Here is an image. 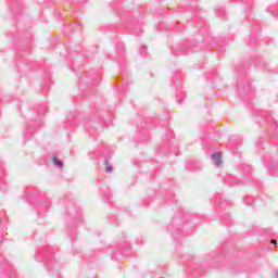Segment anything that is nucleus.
<instances>
[{"label": "nucleus", "instance_id": "f257e3e1", "mask_svg": "<svg viewBox=\"0 0 278 278\" xmlns=\"http://www.w3.org/2000/svg\"><path fill=\"white\" fill-rule=\"evenodd\" d=\"M212 161L214 162L215 166H220L223 164V155L220 152H215L211 155Z\"/></svg>", "mask_w": 278, "mask_h": 278}, {"label": "nucleus", "instance_id": "f03ea898", "mask_svg": "<svg viewBox=\"0 0 278 278\" xmlns=\"http://www.w3.org/2000/svg\"><path fill=\"white\" fill-rule=\"evenodd\" d=\"M52 162L54 166H58V168H64V162H62L58 156L52 157Z\"/></svg>", "mask_w": 278, "mask_h": 278}, {"label": "nucleus", "instance_id": "7ed1b4c3", "mask_svg": "<svg viewBox=\"0 0 278 278\" xmlns=\"http://www.w3.org/2000/svg\"><path fill=\"white\" fill-rule=\"evenodd\" d=\"M103 163H104V165L106 166V167H105V170H106L108 173H112V172L114 170V167H112V165L110 164V160L104 159Z\"/></svg>", "mask_w": 278, "mask_h": 278}, {"label": "nucleus", "instance_id": "20e7f679", "mask_svg": "<svg viewBox=\"0 0 278 278\" xmlns=\"http://www.w3.org/2000/svg\"><path fill=\"white\" fill-rule=\"evenodd\" d=\"M189 170H201V163H191V168L187 167Z\"/></svg>", "mask_w": 278, "mask_h": 278}, {"label": "nucleus", "instance_id": "39448f33", "mask_svg": "<svg viewBox=\"0 0 278 278\" xmlns=\"http://www.w3.org/2000/svg\"><path fill=\"white\" fill-rule=\"evenodd\" d=\"M140 53H141V55H144V53H147V46H142L140 48Z\"/></svg>", "mask_w": 278, "mask_h": 278}, {"label": "nucleus", "instance_id": "423d86ee", "mask_svg": "<svg viewBox=\"0 0 278 278\" xmlns=\"http://www.w3.org/2000/svg\"><path fill=\"white\" fill-rule=\"evenodd\" d=\"M270 243L274 245V249H275V247H277V240L271 239V240H270Z\"/></svg>", "mask_w": 278, "mask_h": 278}, {"label": "nucleus", "instance_id": "0eeeda50", "mask_svg": "<svg viewBox=\"0 0 278 278\" xmlns=\"http://www.w3.org/2000/svg\"><path fill=\"white\" fill-rule=\"evenodd\" d=\"M0 190H2L3 192H5V184L2 182V185H0Z\"/></svg>", "mask_w": 278, "mask_h": 278}, {"label": "nucleus", "instance_id": "6e6552de", "mask_svg": "<svg viewBox=\"0 0 278 278\" xmlns=\"http://www.w3.org/2000/svg\"><path fill=\"white\" fill-rule=\"evenodd\" d=\"M226 218H227V223H229L230 216H229V215H226Z\"/></svg>", "mask_w": 278, "mask_h": 278}, {"label": "nucleus", "instance_id": "1a4fd4ad", "mask_svg": "<svg viewBox=\"0 0 278 278\" xmlns=\"http://www.w3.org/2000/svg\"><path fill=\"white\" fill-rule=\"evenodd\" d=\"M245 205H251V201H249L248 203L245 202Z\"/></svg>", "mask_w": 278, "mask_h": 278}, {"label": "nucleus", "instance_id": "9d476101", "mask_svg": "<svg viewBox=\"0 0 278 278\" xmlns=\"http://www.w3.org/2000/svg\"><path fill=\"white\" fill-rule=\"evenodd\" d=\"M275 277H276V278L278 277V273H275Z\"/></svg>", "mask_w": 278, "mask_h": 278}, {"label": "nucleus", "instance_id": "9b49d317", "mask_svg": "<svg viewBox=\"0 0 278 278\" xmlns=\"http://www.w3.org/2000/svg\"><path fill=\"white\" fill-rule=\"evenodd\" d=\"M27 132H29V128H27Z\"/></svg>", "mask_w": 278, "mask_h": 278}, {"label": "nucleus", "instance_id": "f8f14e48", "mask_svg": "<svg viewBox=\"0 0 278 278\" xmlns=\"http://www.w3.org/2000/svg\"><path fill=\"white\" fill-rule=\"evenodd\" d=\"M24 136H25V138H27V135L24 134Z\"/></svg>", "mask_w": 278, "mask_h": 278}]
</instances>
